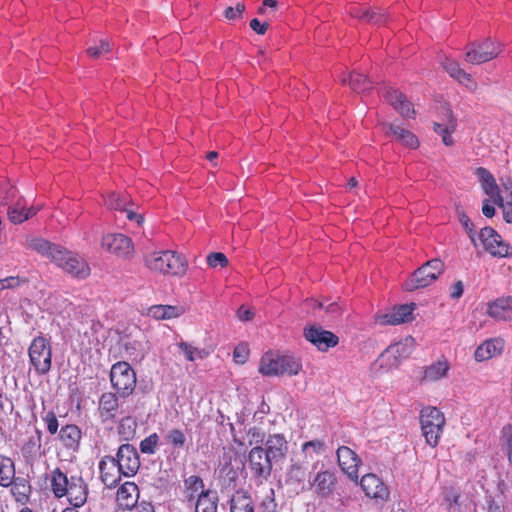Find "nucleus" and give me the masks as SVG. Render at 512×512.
Listing matches in <instances>:
<instances>
[{
    "instance_id": "nucleus-10",
    "label": "nucleus",
    "mask_w": 512,
    "mask_h": 512,
    "mask_svg": "<svg viewBox=\"0 0 512 512\" xmlns=\"http://www.w3.org/2000/svg\"><path fill=\"white\" fill-rule=\"evenodd\" d=\"M273 464L274 461L264 452L263 446H255L249 451V468L253 476L260 481L271 475Z\"/></svg>"
},
{
    "instance_id": "nucleus-56",
    "label": "nucleus",
    "mask_w": 512,
    "mask_h": 512,
    "mask_svg": "<svg viewBox=\"0 0 512 512\" xmlns=\"http://www.w3.org/2000/svg\"><path fill=\"white\" fill-rule=\"evenodd\" d=\"M487 313L495 319H505V306L501 300H497L489 304Z\"/></svg>"
},
{
    "instance_id": "nucleus-7",
    "label": "nucleus",
    "mask_w": 512,
    "mask_h": 512,
    "mask_svg": "<svg viewBox=\"0 0 512 512\" xmlns=\"http://www.w3.org/2000/svg\"><path fill=\"white\" fill-rule=\"evenodd\" d=\"M109 462H114L119 471L125 477L134 476L140 468V459L136 448L131 444H122L116 453V456H105Z\"/></svg>"
},
{
    "instance_id": "nucleus-11",
    "label": "nucleus",
    "mask_w": 512,
    "mask_h": 512,
    "mask_svg": "<svg viewBox=\"0 0 512 512\" xmlns=\"http://www.w3.org/2000/svg\"><path fill=\"white\" fill-rule=\"evenodd\" d=\"M479 239L485 250L492 256L509 257L512 255V247L505 243L492 227L482 228L479 233Z\"/></svg>"
},
{
    "instance_id": "nucleus-63",
    "label": "nucleus",
    "mask_w": 512,
    "mask_h": 512,
    "mask_svg": "<svg viewBox=\"0 0 512 512\" xmlns=\"http://www.w3.org/2000/svg\"><path fill=\"white\" fill-rule=\"evenodd\" d=\"M269 27L267 22L261 23L257 18L250 21V28L259 35H264Z\"/></svg>"
},
{
    "instance_id": "nucleus-50",
    "label": "nucleus",
    "mask_w": 512,
    "mask_h": 512,
    "mask_svg": "<svg viewBox=\"0 0 512 512\" xmlns=\"http://www.w3.org/2000/svg\"><path fill=\"white\" fill-rule=\"evenodd\" d=\"M159 437L156 433H153L143 439L140 442V450L145 454H154L156 451V446L158 443Z\"/></svg>"
},
{
    "instance_id": "nucleus-33",
    "label": "nucleus",
    "mask_w": 512,
    "mask_h": 512,
    "mask_svg": "<svg viewBox=\"0 0 512 512\" xmlns=\"http://www.w3.org/2000/svg\"><path fill=\"white\" fill-rule=\"evenodd\" d=\"M59 438L66 448L75 449L81 439V430L73 424L65 425L60 429Z\"/></svg>"
},
{
    "instance_id": "nucleus-45",
    "label": "nucleus",
    "mask_w": 512,
    "mask_h": 512,
    "mask_svg": "<svg viewBox=\"0 0 512 512\" xmlns=\"http://www.w3.org/2000/svg\"><path fill=\"white\" fill-rule=\"evenodd\" d=\"M137 422L131 416L123 417L118 426V432L124 439H132L136 434Z\"/></svg>"
},
{
    "instance_id": "nucleus-57",
    "label": "nucleus",
    "mask_w": 512,
    "mask_h": 512,
    "mask_svg": "<svg viewBox=\"0 0 512 512\" xmlns=\"http://www.w3.org/2000/svg\"><path fill=\"white\" fill-rule=\"evenodd\" d=\"M386 15L380 8L369 9L367 22L374 25H381L386 22Z\"/></svg>"
},
{
    "instance_id": "nucleus-59",
    "label": "nucleus",
    "mask_w": 512,
    "mask_h": 512,
    "mask_svg": "<svg viewBox=\"0 0 512 512\" xmlns=\"http://www.w3.org/2000/svg\"><path fill=\"white\" fill-rule=\"evenodd\" d=\"M315 307L324 309L326 313L330 314L332 317L339 316L342 311V307L337 302H331L327 305H324L322 302H317Z\"/></svg>"
},
{
    "instance_id": "nucleus-60",
    "label": "nucleus",
    "mask_w": 512,
    "mask_h": 512,
    "mask_svg": "<svg viewBox=\"0 0 512 512\" xmlns=\"http://www.w3.org/2000/svg\"><path fill=\"white\" fill-rule=\"evenodd\" d=\"M43 420L47 424V429L50 434L54 435L58 430V420L54 412L50 411L48 412L44 417Z\"/></svg>"
},
{
    "instance_id": "nucleus-48",
    "label": "nucleus",
    "mask_w": 512,
    "mask_h": 512,
    "mask_svg": "<svg viewBox=\"0 0 512 512\" xmlns=\"http://www.w3.org/2000/svg\"><path fill=\"white\" fill-rule=\"evenodd\" d=\"M325 451V443L321 440L307 441L302 445V452L305 457L313 458V455H319Z\"/></svg>"
},
{
    "instance_id": "nucleus-20",
    "label": "nucleus",
    "mask_w": 512,
    "mask_h": 512,
    "mask_svg": "<svg viewBox=\"0 0 512 512\" xmlns=\"http://www.w3.org/2000/svg\"><path fill=\"white\" fill-rule=\"evenodd\" d=\"M138 498L139 489L134 482H125L117 490L116 500L118 505L123 509L130 510L134 508Z\"/></svg>"
},
{
    "instance_id": "nucleus-31",
    "label": "nucleus",
    "mask_w": 512,
    "mask_h": 512,
    "mask_svg": "<svg viewBox=\"0 0 512 512\" xmlns=\"http://www.w3.org/2000/svg\"><path fill=\"white\" fill-rule=\"evenodd\" d=\"M503 343L499 339H490L483 342L475 350L474 357L478 362L492 358L502 350Z\"/></svg>"
},
{
    "instance_id": "nucleus-29",
    "label": "nucleus",
    "mask_w": 512,
    "mask_h": 512,
    "mask_svg": "<svg viewBox=\"0 0 512 512\" xmlns=\"http://www.w3.org/2000/svg\"><path fill=\"white\" fill-rule=\"evenodd\" d=\"M11 486V494L16 502L25 505L29 502L32 487L25 477H16Z\"/></svg>"
},
{
    "instance_id": "nucleus-51",
    "label": "nucleus",
    "mask_w": 512,
    "mask_h": 512,
    "mask_svg": "<svg viewBox=\"0 0 512 512\" xmlns=\"http://www.w3.org/2000/svg\"><path fill=\"white\" fill-rule=\"evenodd\" d=\"M248 445L261 446L265 443V433L258 427H251L247 431Z\"/></svg>"
},
{
    "instance_id": "nucleus-64",
    "label": "nucleus",
    "mask_w": 512,
    "mask_h": 512,
    "mask_svg": "<svg viewBox=\"0 0 512 512\" xmlns=\"http://www.w3.org/2000/svg\"><path fill=\"white\" fill-rule=\"evenodd\" d=\"M503 210V218L507 223H512V200L507 199L506 203L502 197V205L499 206Z\"/></svg>"
},
{
    "instance_id": "nucleus-43",
    "label": "nucleus",
    "mask_w": 512,
    "mask_h": 512,
    "mask_svg": "<svg viewBox=\"0 0 512 512\" xmlns=\"http://www.w3.org/2000/svg\"><path fill=\"white\" fill-rule=\"evenodd\" d=\"M129 202V197L126 194H120L116 192L110 193L105 199V204L109 209L121 212L126 210Z\"/></svg>"
},
{
    "instance_id": "nucleus-30",
    "label": "nucleus",
    "mask_w": 512,
    "mask_h": 512,
    "mask_svg": "<svg viewBox=\"0 0 512 512\" xmlns=\"http://www.w3.org/2000/svg\"><path fill=\"white\" fill-rule=\"evenodd\" d=\"M185 312L182 306L154 305L148 310V315L156 320H167L181 316Z\"/></svg>"
},
{
    "instance_id": "nucleus-17",
    "label": "nucleus",
    "mask_w": 512,
    "mask_h": 512,
    "mask_svg": "<svg viewBox=\"0 0 512 512\" xmlns=\"http://www.w3.org/2000/svg\"><path fill=\"white\" fill-rule=\"evenodd\" d=\"M475 174L479 179L484 193L489 196L493 203H495L497 206H501L502 195L500 194V189L494 176L486 168L483 167H478L475 170Z\"/></svg>"
},
{
    "instance_id": "nucleus-4",
    "label": "nucleus",
    "mask_w": 512,
    "mask_h": 512,
    "mask_svg": "<svg viewBox=\"0 0 512 512\" xmlns=\"http://www.w3.org/2000/svg\"><path fill=\"white\" fill-rule=\"evenodd\" d=\"M420 423L427 444L435 447L438 444L445 424L443 413L436 407L423 408L420 414Z\"/></svg>"
},
{
    "instance_id": "nucleus-2",
    "label": "nucleus",
    "mask_w": 512,
    "mask_h": 512,
    "mask_svg": "<svg viewBox=\"0 0 512 512\" xmlns=\"http://www.w3.org/2000/svg\"><path fill=\"white\" fill-rule=\"evenodd\" d=\"M445 265L438 259H432L415 270L411 277L405 282L407 291H414L431 285L444 272Z\"/></svg>"
},
{
    "instance_id": "nucleus-38",
    "label": "nucleus",
    "mask_w": 512,
    "mask_h": 512,
    "mask_svg": "<svg viewBox=\"0 0 512 512\" xmlns=\"http://www.w3.org/2000/svg\"><path fill=\"white\" fill-rule=\"evenodd\" d=\"M15 478L14 462L9 457L0 456V486L9 487Z\"/></svg>"
},
{
    "instance_id": "nucleus-40",
    "label": "nucleus",
    "mask_w": 512,
    "mask_h": 512,
    "mask_svg": "<svg viewBox=\"0 0 512 512\" xmlns=\"http://www.w3.org/2000/svg\"><path fill=\"white\" fill-rule=\"evenodd\" d=\"M42 432L38 429L31 435L21 448V452L25 458H33L41 448Z\"/></svg>"
},
{
    "instance_id": "nucleus-34",
    "label": "nucleus",
    "mask_w": 512,
    "mask_h": 512,
    "mask_svg": "<svg viewBox=\"0 0 512 512\" xmlns=\"http://www.w3.org/2000/svg\"><path fill=\"white\" fill-rule=\"evenodd\" d=\"M69 485L70 477L68 478L59 468L52 472L51 487L55 497L61 498L65 496Z\"/></svg>"
},
{
    "instance_id": "nucleus-13",
    "label": "nucleus",
    "mask_w": 512,
    "mask_h": 512,
    "mask_svg": "<svg viewBox=\"0 0 512 512\" xmlns=\"http://www.w3.org/2000/svg\"><path fill=\"white\" fill-rule=\"evenodd\" d=\"M102 247L121 257L129 256L133 251L131 239L120 233L105 235L102 238Z\"/></svg>"
},
{
    "instance_id": "nucleus-12",
    "label": "nucleus",
    "mask_w": 512,
    "mask_h": 512,
    "mask_svg": "<svg viewBox=\"0 0 512 512\" xmlns=\"http://www.w3.org/2000/svg\"><path fill=\"white\" fill-rule=\"evenodd\" d=\"M303 335L308 342L322 352L335 347L339 343L337 335L316 324L305 327Z\"/></svg>"
},
{
    "instance_id": "nucleus-15",
    "label": "nucleus",
    "mask_w": 512,
    "mask_h": 512,
    "mask_svg": "<svg viewBox=\"0 0 512 512\" xmlns=\"http://www.w3.org/2000/svg\"><path fill=\"white\" fill-rule=\"evenodd\" d=\"M415 304H402L393 308L391 312L378 315L376 321L380 325H398L412 320Z\"/></svg>"
},
{
    "instance_id": "nucleus-24",
    "label": "nucleus",
    "mask_w": 512,
    "mask_h": 512,
    "mask_svg": "<svg viewBox=\"0 0 512 512\" xmlns=\"http://www.w3.org/2000/svg\"><path fill=\"white\" fill-rule=\"evenodd\" d=\"M336 484V476L330 470L320 471L316 474L312 485L316 493L321 497H328L332 494Z\"/></svg>"
},
{
    "instance_id": "nucleus-44",
    "label": "nucleus",
    "mask_w": 512,
    "mask_h": 512,
    "mask_svg": "<svg viewBox=\"0 0 512 512\" xmlns=\"http://www.w3.org/2000/svg\"><path fill=\"white\" fill-rule=\"evenodd\" d=\"M449 369L447 362H436L425 369L424 379L436 381L444 377Z\"/></svg>"
},
{
    "instance_id": "nucleus-49",
    "label": "nucleus",
    "mask_w": 512,
    "mask_h": 512,
    "mask_svg": "<svg viewBox=\"0 0 512 512\" xmlns=\"http://www.w3.org/2000/svg\"><path fill=\"white\" fill-rule=\"evenodd\" d=\"M24 207L18 202L17 204L8 208L9 220L15 224H20L23 221L29 219V214L24 213Z\"/></svg>"
},
{
    "instance_id": "nucleus-37",
    "label": "nucleus",
    "mask_w": 512,
    "mask_h": 512,
    "mask_svg": "<svg viewBox=\"0 0 512 512\" xmlns=\"http://www.w3.org/2000/svg\"><path fill=\"white\" fill-rule=\"evenodd\" d=\"M447 113L448 122L445 127L443 128L441 124L435 122L433 124V129L436 133L442 136V141L446 146H451L454 142L451 134L455 131L457 122L450 110H447Z\"/></svg>"
},
{
    "instance_id": "nucleus-61",
    "label": "nucleus",
    "mask_w": 512,
    "mask_h": 512,
    "mask_svg": "<svg viewBox=\"0 0 512 512\" xmlns=\"http://www.w3.org/2000/svg\"><path fill=\"white\" fill-rule=\"evenodd\" d=\"M110 51V44L106 41H101L100 46L98 47H90L87 49V54L90 57L97 58L103 53H107Z\"/></svg>"
},
{
    "instance_id": "nucleus-18",
    "label": "nucleus",
    "mask_w": 512,
    "mask_h": 512,
    "mask_svg": "<svg viewBox=\"0 0 512 512\" xmlns=\"http://www.w3.org/2000/svg\"><path fill=\"white\" fill-rule=\"evenodd\" d=\"M264 444V452L274 463L283 460L288 453V442L283 434L269 435Z\"/></svg>"
},
{
    "instance_id": "nucleus-32",
    "label": "nucleus",
    "mask_w": 512,
    "mask_h": 512,
    "mask_svg": "<svg viewBox=\"0 0 512 512\" xmlns=\"http://www.w3.org/2000/svg\"><path fill=\"white\" fill-rule=\"evenodd\" d=\"M282 356L273 353H266L262 356L259 364V372L265 376H280V360Z\"/></svg>"
},
{
    "instance_id": "nucleus-21",
    "label": "nucleus",
    "mask_w": 512,
    "mask_h": 512,
    "mask_svg": "<svg viewBox=\"0 0 512 512\" xmlns=\"http://www.w3.org/2000/svg\"><path fill=\"white\" fill-rule=\"evenodd\" d=\"M100 478L107 488H114L120 482L123 474L114 462H109L105 456L99 462Z\"/></svg>"
},
{
    "instance_id": "nucleus-35",
    "label": "nucleus",
    "mask_w": 512,
    "mask_h": 512,
    "mask_svg": "<svg viewBox=\"0 0 512 512\" xmlns=\"http://www.w3.org/2000/svg\"><path fill=\"white\" fill-rule=\"evenodd\" d=\"M341 82L343 84L348 83L351 89L356 93H365L372 88V81L358 72H352L348 79L343 78Z\"/></svg>"
},
{
    "instance_id": "nucleus-8",
    "label": "nucleus",
    "mask_w": 512,
    "mask_h": 512,
    "mask_svg": "<svg viewBox=\"0 0 512 512\" xmlns=\"http://www.w3.org/2000/svg\"><path fill=\"white\" fill-rule=\"evenodd\" d=\"M413 342L412 337H407L403 342L390 345L380 354L376 363H379V366L387 371L396 368L402 359L410 355Z\"/></svg>"
},
{
    "instance_id": "nucleus-3",
    "label": "nucleus",
    "mask_w": 512,
    "mask_h": 512,
    "mask_svg": "<svg viewBox=\"0 0 512 512\" xmlns=\"http://www.w3.org/2000/svg\"><path fill=\"white\" fill-rule=\"evenodd\" d=\"M29 362L36 374L46 375L52 366V348L43 336L35 337L28 348Z\"/></svg>"
},
{
    "instance_id": "nucleus-22",
    "label": "nucleus",
    "mask_w": 512,
    "mask_h": 512,
    "mask_svg": "<svg viewBox=\"0 0 512 512\" xmlns=\"http://www.w3.org/2000/svg\"><path fill=\"white\" fill-rule=\"evenodd\" d=\"M385 99L397 110L404 118H413L415 110L411 102H409L405 95L397 90H387Z\"/></svg>"
},
{
    "instance_id": "nucleus-23",
    "label": "nucleus",
    "mask_w": 512,
    "mask_h": 512,
    "mask_svg": "<svg viewBox=\"0 0 512 512\" xmlns=\"http://www.w3.org/2000/svg\"><path fill=\"white\" fill-rule=\"evenodd\" d=\"M26 247L31 249L41 256L50 259L53 262V256L61 251V247L50 243L49 241L39 237H27Z\"/></svg>"
},
{
    "instance_id": "nucleus-9",
    "label": "nucleus",
    "mask_w": 512,
    "mask_h": 512,
    "mask_svg": "<svg viewBox=\"0 0 512 512\" xmlns=\"http://www.w3.org/2000/svg\"><path fill=\"white\" fill-rule=\"evenodd\" d=\"M501 53L500 45H496L489 39L478 44L471 43L467 46L465 60L471 64H481L490 61Z\"/></svg>"
},
{
    "instance_id": "nucleus-27",
    "label": "nucleus",
    "mask_w": 512,
    "mask_h": 512,
    "mask_svg": "<svg viewBox=\"0 0 512 512\" xmlns=\"http://www.w3.org/2000/svg\"><path fill=\"white\" fill-rule=\"evenodd\" d=\"M218 494L214 490H202L197 495L195 512H217Z\"/></svg>"
},
{
    "instance_id": "nucleus-5",
    "label": "nucleus",
    "mask_w": 512,
    "mask_h": 512,
    "mask_svg": "<svg viewBox=\"0 0 512 512\" xmlns=\"http://www.w3.org/2000/svg\"><path fill=\"white\" fill-rule=\"evenodd\" d=\"M110 381L121 397H128L135 389L136 374L127 362H117L111 368Z\"/></svg>"
},
{
    "instance_id": "nucleus-28",
    "label": "nucleus",
    "mask_w": 512,
    "mask_h": 512,
    "mask_svg": "<svg viewBox=\"0 0 512 512\" xmlns=\"http://www.w3.org/2000/svg\"><path fill=\"white\" fill-rule=\"evenodd\" d=\"M386 134H391L402 145L407 146L409 148H417L419 145V141L417 137L410 132L409 130H406L402 128L401 126L395 125V124H387L386 125Z\"/></svg>"
},
{
    "instance_id": "nucleus-16",
    "label": "nucleus",
    "mask_w": 512,
    "mask_h": 512,
    "mask_svg": "<svg viewBox=\"0 0 512 512\" xmlns=\"http://www.w3.org/2000/svg\"><path fill=\"white\" fill-rule=\"evenodd\" d=\"M360 486L367 497L386 501L389 497L388 488L375 474H366L361 478Z\"/></svg>"
},
{
    "instance_id": "nucleus-42",
    "label": "nucleus",
    "mask_w": 512,
    "mask_h": 512,
    "mask_svg": "<svg viewBox=\"0 0 512 512\" xmlns=\"http://www.w3.org/2000/svg\"><path fill=\"white\" fill-rule=\"evenodd\" d=\"M302 368L299 359L293 356H282L280 360L281 375H297Z\"/></svg>"
},
{
    "instance_id": "nucleus-19",
    "label": "nucleus",
    "mask_w": 512,
    "mask_h": 512,
    "mask_svg": "<svg viewBox=\"0 0 512 512\" xmlns=\"http://www.w3.org/2000/svg\"><path fill=\"white\" fill-rule=\"evenodd\" d=\"M71 505L76 508L83 506L87 501L88 488L82 477L70 476V485L66 495Z\"/></svg>"
},
{
    "instance_id": "nucleus-53",
    "label": "nucleus",
    "mask_w": 512,
    "mask_h": 512,
    "mask_svg": "<svg viewBox=\"0 0 512 512\" xmlns=\"http://www.w3.org/2000/svg\"><path fill=\"white\" fill-rule=\"evenodd\" d=\"M207 263L211 268L226 267L228 265V258L224 253L212 252L207 255Z\"/></svg>"
},
{
    "instance_id": "nucleus-26",
    "label": "nucleus",
    "mask_w": 512,
    "mask_h": 512,
    "mask_svg": "<svg viewBox=\"0 0 512 512\" xmlns=\"http://www.w3.org/2000/svg\"><path fill=\"white\" fill-rule=\"evenodd\" d=\"M230 512H254V502L245 490H237L230 498Z\"/></svg>"
},
{
    "instance_id": "nucleus-39",
    "label": "nucleus",
    "mask_w": 512,
    "mask_h": 512,
    "mask_svg": "<svg viewBox=\"0 0 512 512\" xmlns=\"http://www.w3.org/2000/svg\"><path fill=\"white\" fill-rule=\"evenodd\" d=\"M308 475V468L307 466L299 463V462H293L289 466L286 472V482L293 484V483H304L306 480V477Z\"/></svg>"
},
{
    "instance_id": "nucleus-41",
    "label": "nucleus",
    "mask_w": 512,
    "mask_h": 512,
    "mask_svg": "<svg viewBox=\"0 0 512 512\" xmlns=\"http://www.w3.org/2000/svg\"><path fill=\"white\" fill-rule=\"evenodd\" d=\"M185 497L188 502H193L199 490H204V482L200 476L191 475L184 480Z\"/></svg>"
},
{
    "instance_id": "nucleus-14",
    "label": "nucleus",
    "mask_w": 512,
    "mask_h": 512,
    "mask_svg": "<svg viewBox=\"0 0 512 512\" xmlns=\"http://www.w3.org/2000/svg\"><path fill=\"white\" fill-rule=\"evenodd\" d=\"M337 459L341 470L347 474L351 480L357 482L358 467L361 463L357 454L349 447L341 446L337 449Z\"/></svg>"
},
{
    "instance_id": "nucleus-25",
    "label": "nucleus",
    "mask_w": 512,
    "mask_h": 512,
    "mask_svg": "<svg viewBox=\"0 0 512 512\" xmlns=\"http://www.w3.org/2000/svg\"><path fill=\"white\" fill-rule=\"evenodd\" d=\"M119 408L118 398L112 392H105L99 399V414L103 421L113 420Z\"/></svg>"
},
{
    "instance_id": "nucleus-46",
    "label": "nucleus",
    "mask_w": 512,
    "mask_h": 512,
    "mask_svg": "<svg viewBox=\"0 0 512 512\" xmlns=\"http://www.w3.org/2000/svg\"><path fill=\"white\" fill-rule=\"evenodd\" d=\"M178 348L181 350L188 361L204 359L207 356V352L205 350L194 347L187 342L178 343Z\"/></svg>"
},
{
    "instance_id": "nucleus-36",
    "label": "nucleus",
    "mask_w": 512,
    "mask_h": 512,
    "mask_svg": "<svg viewBox=\"0 0 512 512\" xmlns=\"http://www.w3.org/2000/svg\"><path fill=\"white\" fill-rule=\"evenodd\" d=\"M442 66L450 74L451 77L458 80L461 84L469 86V84L473 83L470 74L461 69L458 62L446 58L442 62Z\"/></svg>"
},
{
    "instance_id": "nucleus-52",
    "label": "nucleus",
    "mask_w": 512,
    "mask_h": 512,
    "mask_svg": "<svg viewBox=\"0 0 512 512\" xmlns=\"http://www.w3.org/2000/svg\"><path fill=\"white\" fill-rule=\"evenodd\" d=\"M16 189L9 183L0 186V205H6L16 197Z\"/></svg>"
},
{
    "instance_id": "nucleus-58",
    "label": "nucleus",
    "mask_w": 512,
    "mask_h": 512,
    "mask_svg": "<svg viewBox=\"0 0 512 512\" xmlns=\"http://www.w3.org/2000/svg\"><path fill=\"white\" fill-rule=\"evenodd\" d=\"M245 9L246 7L244 3H237L235 8L227 7L224 11V16L228 20H235L242 16Z\"/></svg>"
},
{
    "instance_id": "nucleus-54",
    "label": "nucleus",
    "mask_w": 512,
    "mask_h": 512,
    "mask_svg": "<svg viewBox=\"0 0 512 512\" xmlns=\"http://www.w3.org/2000/svg\"><path fill=\"white\" fill-rule=\"evenodd\" d=\"M458 218L462 226L464 227L465 231L468 233L469 238L471 242L474 244V246L477 245L475 235L473 233L474 225L471 222L470 218L467 216V214L464 211H458Z\"/></svg>"
},
{
    "instance_id": "nucleus-47",
    "label": "nucleus",
    "mask_w": 512,
    "mask_h": 512,
    "mask_svg": "<svg viewBox=\"0 0 512 512\" xmlns=\"http://www.w3.org/2000/svg\"><path fill=\"white\" fill-rule=\"evenodd\" d=\"M501 448L512 464V425L507 424L501 430Z\"/></svg>"
},
{
    "instance_id": "nucleus-1",
    "label": "nucleus",
    "mask_w": 512,
    "mask_h": 512,
    "mask_svg": "<svg viewBox=\"0 0 512 512\" xmlns=\"http://www.w3.org/2000/svg\"><path fill=\"white\" fill-rule=\"evenodd\" d=\"M146 266L154 271L173 276H182L186 272L184 258L171 250L154 252L146 256Z\"/></svg>"
},
{
    "instance_id": "nucleus-55",
    "label": "nucleus",
    "mask_w": 512,
    "mask_h": 512,
    "mask_svg": "<svg viewBox=\"0 0 512 512\" xmlns=\"http://www.w3.org/2000/svg\"><path fill=\"white\" fill-rule=\"evenodd\" d=\"M167 441L174 447H182L186 441L184 433L179 429H172L166 435Z\"/></svg>"
},
{
    "instance_id": "nucleus-6",
    "label": "nucleus",
    "mask_w": 512,
    "mask_h": 512,
    "mask_svg": "<svg viewBox=\"0 0 512 512\" xmlns=\"http://www.w3.org/2000/svg\"><path fill=\"white\" fill-rule=\"evenodd\" d=\"M53 263L75 278L85 279L90 275V267L87 262L63 248L53 256Z\"/></svg>"
},
{
    "instance_id": "nucleus-62",
    "label": "nucleus",
    "mask_w": 512,
    "mask_h": 512,
    "mask_svg": "<svg viewBox=\"0 0 512 512\" xmlns=\"http://www.w3.org/2000/svg\"><path fill=\"white\" fill-rule=\"evenodd\" d=\"M249 351L245 345H239L234 349L233 357L236 363L243 364L248 358Z\"/></svg>"
}]
</instances>
